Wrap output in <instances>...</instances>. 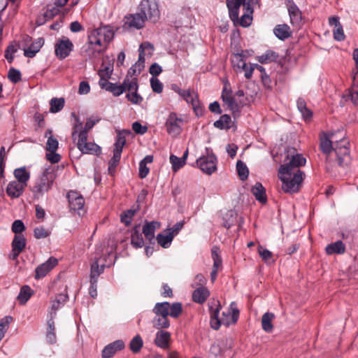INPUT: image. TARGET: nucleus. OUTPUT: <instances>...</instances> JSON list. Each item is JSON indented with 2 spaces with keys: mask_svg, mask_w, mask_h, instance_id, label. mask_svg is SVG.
I'll return each instance as SVG.
<instances>
[{
  "mask_svg": "<svg viewBox=\"0 0 358 358\" xmlns=\"http://www.w3.org/2000/svg\"><path fill=\"white\" fill-rule=\"evenodd\" d=\"M139 9L145 20L156 22L159 18V5L155 0H143Z\"/></svg>",
  "mask_w": 358,
  "mask_h": 358,
  "instance_id": "nucleus-8",
  "label": "nucleus"
},
{
  "mask_svg": "<svg viewBox=\"0 0 358 358\" xmlns=\"http://www.w3.org/2000/svg\"><path fill=\"white\" fill-rule=\"evenodd\" d=\"M234 55L236 59H238V67L241 68L245 73L250 67L247 65L244 60L246 57V55L243 53V50L241 52L234 53Z\"/></svg>",
  "mask_w": 358,
  "mask_h": 358,
  "instance_id": "nucleus-57",
  "label": "nucleus"
},
{
  "mask_svg": "<svg viewBox=\"0 0 358 358\" xmlns=\"http://www.w3.org/2000/svg\"><path fill=\"white\" fill-rule=\"evenodd\" d=\"M139 205L133 206L131 208L123 211L120 215V221L124 223L125 226L128 227L131 223L132 217L139 210Z\"/></svg>",
  "mask_w": 358,
  "mask_h": 358,
  "instance_id": "nucleus-28",
  "label": "nucleus"
},
{
  "mask_svg": "<svg viewBox=\"0 0 358 358\" xmlns=\"http://www.w3.org/2000/svg\"><path fill=\"white\" fill-rule=\"evenodd\" d=\"M143 345V341L139 334L135 336L129 343V349L134 354L138 353Z\"/></svg>",
  "mask_w": 358,
  "mask_h": 358,
  "instance_id": "nucleus-42",
  "label": "nucleus"
},
{
  "mask_svg": "<svg viewBox=\"0 0 358 358\" xmlns=\"http://www.w3.org/2000/svg\"><path fill=\"white\" fill-rule=\"evenodd\" d=\"M145 20L141 13L129 15L124 17V26L140 29L144 27Z\"/></svg>",
  "mask_w": 358,
  "mask_h": 358,
  "instance_id": "nucleus-14",
  "label": "nucleus"
},
{
  "mask_svg": "<svg viewBox=\"0 0 358 358\" xmlns=\"http://www.w3.org/2000/svg\"><path fill=\"white\" fill-rule=\"evenodd\" d=\"M99 122V120H92V118L87 119L85 127L80 131L78 136H82V139L85 138V136H88V132L94 127V126Z\"/></svg>",
  "mask_w": 358,
  "mask_h": 358,
  "instance_id": "nucleus-47",
  "label": "nucleus"
},
{
  "mask_svg": "<svg viewBox=\"0 0 358 358\" xmlns=\"http://www.w3.org/2000/svg\"><path fill=\"white\" fill-rule=\"evenodd\" d=\"M279 55L275 51L271 50H268L264 54L257 56L256 59L261 64H268L272 62H275Z\"/></svg>",
  "mask_w": 358,
  "mask_h": 358,
  "instance_id": "nucleus-33",
  "label": "nucleus"
},
{
  "mask_svg": "<svg viewBox=\"0 0 358 358\" xmlns=\"http://www.w3.org/2000/svg\"><path fill=\"white\" fill-rule=\"evenodd\" d=\"M125 347L124 343L122 340H117L114 342L109 343L104 347L101 352V357L103 358H110L117 351L123 350Z\"/></svg>",
  "mask_w": 358,
  "mask_h": 358,
  "instance_id": "nucleus-15",
  "label": "nucleus"
},
{
  "mask_svg": "<svg viewBox=\"0 0 358 358\" xmlns=\"http://www.w3.org/2000/svg\"><path fill=\"white\" fill-rule=\"evenodd\" d=\"M45 154V158L51 164H57L60 162L62 156L57 153L56 151H48Z\"/></svg>",
  "mask_w": 358,
  "mask_h": 358,
  "instance_id": "nucleus-63",
  "label": "nucleus"
},
{
  "mask_svg": "<svg viewBox=\"0 0 358 358\" xmlns=\"http://www.w3.org/2000/svg\"><path fill=\"white\" fill-rule=\"evenodd\" d=\"M44 136L48 138L46 143V150L56 151L59 147V142L57 139L52 136V130L51 129H48L45 131Z\"/></svg>",
  "mask_w": 358,
  "mask_h": 358,
  "instance_id": "nucleus-34",
  "label": "nucleus"
},
{
  "mask_svg": "<svg viewBox=\"0 0 358 358\" xmlns=\"http://www.w3.org/2000/svg\"><path fill=\"white\" fill-rule=\"evenodd\" d=\"M206 155H202L196 160L197 167L203 173L211 175L217 170V159L212 150L206 148Z\"/></svg>",
  "mask_w": 358,
  "mask_h": 358,
  "instance_id": "nucleus-7",
  "label": "nucleus"
},
{
  "mask_svg": "<svg viewBox=\"0 0 358 358\" xmlns=\"http://www.w3.org/2000/svg\"><path fill=\"white\" fill-rule=\"evenodd\" d=\"M296 105L303 118L306 121L310 120L313 113V111L307 107L305 100L303 98H299L296 101Z\"/></svg>",
  "mask_w": 358,
  "mask_h": 358,
  "instance_id": "nucleus-30",
  "label": "nucleus"
},
{
  "mask_svg": "<svg viewBox=\"0 0 358 358\" xmlns=\"http://www.w3.org/2000/svg\"><path fill=\"white\" fill-rule=\"evenodd\" d=\"M71 117L74 118L75 122L73 124V131L71 136L73 141L76 139L80 131L83 128V122L80 121L79 116L75 112L71 113Z\"/></svg>",
  "mask_w": 358,
  "mask_h": 358,
  "instance_id": "nucleus-46",
  "label": "nucleus"
},
{
  "mask_svg": "<svg viewBox=\"0 0 358 358\" xmlns=\"http://www.w3.org/2000/svg\"><path fill=\"white\" fill-rule=\"evenodd\" d=\"M42 46H24V55L26 57L33 58L38 52Z\"/></svg>",
  "mask_w": 358,
  "mask_h": 358,
  "instance_id": "nucleus-58",
  "label": "nucleus"
},
{
  "mask_svg": "<svg viewBox=\"0 0 358 358\" xmlns=\"http://www.w3.org/2000/svg\"><path fill=\"white\" fill-rule=\"evenodd\" d=\"M227 4L234 24L247 27L252 23L254 6L260 7V0H227Z\"/></svg>",
  "mask_w": 358,
  "mask_h": 358,
  "instance_id": "nucleus-1",
  "label": "nucleus"
},
{
  "mask_svg": "<svg viewBox=\"0 0 358 358\" xmlns=\"http://www.w3.org/2000/svg\"><path fill=\"white\" fill-rule=\"evenodd\" d=\"M222 308L220 303L217 301L213 306H209V312L210 315V327L215 330H218L221 324L229 327L231 324H236L238 320L240 311L237 308L236 302L231 303L229 308L227 312H222V317L219 318V313Z\"/></svg>",
  "mask_w": 358,
  "mask_h": 358,
  "instance_id": "nucleus-2",
  "label": "nucleus"
},
{
  "mask_svg": "<svg viewBox=\"0 0 358 358\" xmlns=\"http://www.w3.org/2000/svg\"><path fill=\"white\" fill-rule=\"evenodd\" d=\"M26 243V238L24 237L23 235H15L11 243V246L12 248L18 250V252H22V250L25 248Z\"/></svg>",
  "mask_w": 358,
  "mask_h": 358,
  "instance_id": "nucleus-43",
  "label": "nucleus"
},
{
  "mask_svg": "<svg viewBox=\"0 0 358 358\" xmlns=\"http://www.w3.org/2000/svg\"><path fill=\"white\" fill-rule=\"evenodd\" d=\"M124 134H130L131 131L129 130L126 129H123L122 131H118L116 136L115 143L114 144L115 148L113 149V151L116 152L117 150H118L119 152H122L123 147L126 143L125 136L124 135Z\"/></svg>",
  "mask_w": 358,
  "mask_h": 358,
  "instance_id": "nucleus-35",
  "label": "nucleus"
},
{
  "mask_svg": "<svg viewBox=\"0 0 358 358\" xmlns=\"http://www.w3.org/2000/svg\"><path fill=\"white\" fill-rule=\"evenodd\" d=\"M182 122L183 120L178 117L176 113L171 112L165 122L167 133L174 137L179 136L182 132V127L180 125Z\"/></svg>",
  "mask_w": 358,
  "mask_h": 358,
  "instance_id": "nucleus-11",
  "label": "nucleus"
},
{
  "mask_svg": "<svg viewBox=\"0 0 358 358\" xmlns=\"http://www.w3.org/2000/svg\"><path fill=\"white\" fill-rule=\"evenodd\" d=\"M236 169L238 176L241 180L244 181L248 179L249 170L246 164L241 160H238L236 163Z\"/></svg>",
  "mask_w": 358,
  "mask_h": 358,
  "instance_id": "nucleus-45",
  "label": "nucleus"
},
{
  "mask_svg": "<svg viewBox=\"0 0 358 358\" xmlns=\"http://www.w3.org/2000/svg\"><path fill=\"white\" fill-rule=\"evenodd\" d=\"M170 303L168 301L157 303L152 308V312L156 316H169Z\"/></svg>",
  "mask_w": 358,
  "mask_h": 358,
  "instance_id": "nucleus-29",
  "label": "nucleus"
},
{
  "mask_svg": "<svg viewBox=\"0 0 358 358\" xmlns=\"http://www.w3.org/2000/svg\"><path fill=\"white\" fill-rule=\"evenodd\" d=\"M25 187L26 185H22L17 181H11L7 185L6 193L11 198H18L22 194Z\"/></svg>",
  "mask_w": 358,
  "mask_h": 358,
  "instance_id": "nucleus-19",
  "label": "nucleus"
},
{
  "mask_svg": "<svg viewBox=\"0 0 358 358\" xmlns=\"http://www.w3.org/2000/svg\"><path fill=\"white\" fill-rule=\"evenodd\" d=\"M152 322L153 327L159 330L168 329L170 327V320L169 319V317L155 315Z\"/></svg>",
  "mask_w": 358,
  "mask_h": 358,
  "instance_id": "nucleus-40",
  "label": "nucleus"
},
{
  "mask_svg": "<svg viewBox=\"0 0 358 358\" xmlns=\"http://www.w3.org/2000/svg\"><path fill=\"white\" fill-rule=\"evenodd\" d=\"M349 142L343 138L340 142L336 141L334 143V151L336 156L350 157V148L348 146Z\"/></svg>",
  "mask_w": 358,
  "mask_h": 358,
  "instance_id": "nucleus-24",
  "label": "nucleus"
},
{
  "mask_svg": "<svg viewBox=\"0 0 358 358\" xmlns=\"http://www.w3.org/2000/svg\"><path fill=\"white\" fill-rule=\"evenodd\" d=\"M50 235V232L47 231L43 227H36L34 230V236L37 239L47 238Z\"/></svg>",
  "mask_w": 358,
  "mask_h": 358,
  "instance_id": "nucleus-61",
  "label": "nucleus"
},
{
  "mask_svg": "<svg viewBox=\"0 0 358 358\" xmlns=\"http://www.w3.org/2000/svg\"><path fill=\"white\" fill-rule=\"evenodd\" d=\"M238 214L235 210H229L226 212L222 217L223 227L229 229L236 222Z\"/></svg>",
  "mask_w": 358,
  "mask_h": 358,
  "instance_id": "nucleus-37",
  "label": "nucleus"
},
{
  "mask_svg": "<svg viewBox=\"0 0 358 358\" xmlns=\"http://www.w3.org/2000/svg\"><path fill=\"white\" fill-rule=\"evenodd\" d=\"M70 211L76 212L79 215L85 213L84 210L85 199L83 196L76 190H70L66 194Z\"/></svg>",
  "mask_w": 358,
  "mask_h": 358,
  "instance_id": "nucleus-9",
  "label": "nucleus"
},
{
  "mask_svg": "<svg viewBox=\"0 0 358 358\" xmlns=\"http://www.w3.org/2000/svg\"><path fill=\"white\" fill-rule=\"evenodd\" d=\"M258 252L262 259L265 262H268V260L272 257V252L264 248L262 245H259L258 246Z\"/></svg>",
  "mask_w": 358,
  "mask_h": 358,
  "instance_id": "nucleus-62",
  "label": "nucleus"
},
{
  "mask_svg": "<svg viewBox=\"0 0 358 358\" xmlns=\"http://www.w3.org/2000/svg\"><path fill=\"white\" fill-rule=\"evenodd\" d=\"M14 176L17 179V182L27 186L30 178V173L26 170L25 166H22L15 169Z\"/></svg>",
  "mask_w": 358,
  "mask_h": 358,
  "instance_id": "nucleus-31",
  "label": "nucleus"
},
{
  "mask_svg": "<svg viewBox=\"0 0 358 358\" xmlns=\"http://www.w3.org/2000/svg\"><path fill=\"white\" fill-rule=\"evenodd\" d=\"M128 101H131L133 104H138L143 101V97L138 94L137 91L132 93H128L126 95Z\"/></svg>",
  "mask_w": 358,
  "mask_h": 358,
  "instance_id": "nucleus-64",
  "label": "nucleus"
},
{
  "mask_svg": "<svg viewBox=\"0 0 358 358\" xmlns=\"http://www.w3.org/2000/svg\"><path fill=\"white\" fill-rule=\"evenodd\" d=\"M274 34L278 38L283 40L290 36L291 31L289 27L287 24H283L275 27Z\"/></svg>",
  "mask_w": 358,
  "mask_h": 358,
  "instance_id": "nucleus-41",
  "label": "nucleus"
},
{
  "mask_svg": "<svg viewBox=\"0 0 358 358\" xmlns=\"http://www.w3.org/2000/svg\"><path fill=\"white\" fill-rule=\"evenodd\" d=\"M325 252L329 255L333 254H343L345 252V245L342 241L338 240L334 243L327 245L325 248Z\"/></svg>",
  "mask_w": 358,
  "mask_h": 358,
  "instance_id": "nucleus-26",
  "label": "nucleus"
},
{
  "mask_svg": "<svg viewBox=\"0 0 358 358\" xmlns=\"http://www.w3.org/2000/svg\"><path fill=\"white\" fill-rule=\"evenodd\" d=\"M251 192L255 197L256 200L262 204H265L267 202V196L266 194V189L263 185L257 182L255 185L251 188Z\"/></svg>",
  "mask_w": 358,
  "mask_h": 358,
  "instance_id": "nucleus-20",
  "label": "nucleus"
},
{
  "mask_svg": "<svg viewBox=\"0 0 358 358\" xmlns=\"http://www.w3.org/2000/svg\"><path fill=\"white\" fill-rule=\"evenodd\" d=\"M171 339V334L170 332L164 330H159L156 333L154 343L157 347L166 350L170 348Z\"/></svg>",
  "mask_w": 358,
  "mask_h": 358,
  "instance_id": "nucleus-16",
  "label": "nucleus"
},
{
  "mask_svg": "<svg viewBox=\"0 0 358 358\" xmlns=\"http://www.w3.org/2000/svg\"><path fill=\"white\" fill-rule=\"evenodd\" d=\"M169 316L173 318H178L182 313V304L180 302L170 303Z\"/></svg>",
  "mask_w": 358,
  "mask_h": 358,
  "instance_id": "nucleus-51",
  "label": "nucleus"
},
{
  "mask_svg": "<svg viewBox=\"0 0 358 358\" xmlns=\"http://www.w3.org/2000/svg\"><path fill=\"white\" fill-rule=\"evenodd\" d=\"M173 239V232H169L167 234L164 235L162 233L158 234L156 240L157 243L162 246L163 248H168L170 247L171 242Z\"/></svg>",
  "mask_w": 358,
  "mask_h": 358,
  "instance_id": "nucleus-39",
  "label": "nucleus"
},
{
  "mask_svg": "<svg viewBox=\"0 0 358 358\" xmlns=\"http://www.w3.org/2000/svg\"><path fill=\"white\" fill-rule=\"evenodd\" d=\"M65 101L64 98H56L51 99L50 101L51 113H56L59 112L64 107Z\"/></svg>",
  "mask_w": 358,
  "mask_h": 358,
  "instance_id": "nucleus-44",
  "label": "nucleus"
},
{
  "mask_svg": "<svg viewBox=\"0 0 358 358\" xmlns=\"http://www.w3.org/2000/svg\"><path fill=\"white\" fill-rule=\"evenodd\" d=\"M65 293H60L55 296V299L51 301V313H56L59 308L64 306V303L69 300L67 294V286L64 289Z\"/></svg>",
  "mask_w": 358,
  "mask_h": 358,
  "instance_id": "nucleus-23",
  "label": "nucleus"
},
{
  "mask_svg": "<svg viewBox=\"0 0 358 358\" xmlns=\"http://www.w3.org/2000/svg\"><path fill=\"white\" fill-rule=\"evenodd\" d=\"M140 232V224L135 225L131 230V245L134 248H141L144 245V240Z\"/></svg>",
  "mask_w": 358,
  "mask_h": 358,
  "instance_id": "nucleus-21",
  "label": "nucleus"
},
{
  "mask_svg": "<svg viewBox=\"0 0 358 358\" xmlns=\"http://www.w3.org/2000/svg\"><path fill=\"white\" fill-rule=\"evenodd\" d=\"M25 229L23 222L20 220H15L11 226L12 231L15 233V235H20V234L24 231Z\"/></svg>",
  "mask_w": 358,
  "mask_h": 358,
  "instance_id": "nucleus-60",
  "label": "nucleus"
},
{
  "mask_svg": "<svg viewBox=\"0 0 358 358\" xmlns=\"http://www.w3.org/2000/svg\"><path fill=\"white\" fill-rule=\"evenodd\" d=\"M320 148L327 155L334 150V143L331 140L330 136L324 132H322L320 136Z\"/></svg>",
  "mask_w": 358,
  "mask_h": 358,
  "instance_id": "nucleus-22",
  "label": "nucleus"
},
{
  "mask_svg": "<svg viewBox=\"0 0 358 358\" xmlns=\"http://www.w3.org/2000/svg\"><path fill=\"white\" fill-rule=\"evenodd\" d=\"M170 163L172 164V169L174 172L178 171L181 169L185 162L180 157H178L174 155H171L169 157Z\"/></svg>",
  "mask_w": 358,
  "mask_h": 358,
  "instance_id": "nucleus-53",
  "label": "nucleus"
},
{
  "mask_svg": "<svg viewBox=\"0 0 358 358\" xmlns=\"http://www.w3.org/2000/svg\"><path fill=\"white\" fill-rule=\"evenodd\" d=\"M146 49L154 50V46H139L138 48V59L134 64L138 68V73L139 74L145 68V50Z\"/></svg>",
  "mask_w": 358,
  "mask_h": 358,
  "instance_id": "nucleus-38",
  "label": "nucleus"
},
{
  "mask_svg": "<svg viewBox=\"0 0 358 358\" xmlns=\"http://www.w3.org/2000/svg\"><path fill=\"white\" fill-rule=\"evenodd\" d=\"M210 295L209 290L205 287H199L192 293L193 301L199 304L203 303Z\"/></svg>",
  "mask_w": 358,
  "mask_h": 358,
  "instance_id": "nucleus-25",
  "label": "nucleus"
},
{
  "mask_svg": "<svg viewBox=\"0 0 358 358\" xmlns=\"http://www.w3.org/2000/svg\"><path fill=\"white\" fill-rule=\"evenodd\" d=\"M211 257L213 260V268L210 273V280L212 282H214L217 278L218 268L222 266V264L218 247L215 245L211 248Z\"/></svg>",
  "mask_w": 358,
  "mask_h": 358,
  "instance_id": "nucleus-17",
  "label": "nucleus"
},
{
  "mask_svg": "<svg viewBox=\"0 0 358 358\" xmlns=\"http://www.w3.org/2000/svg\"><path fill=\"white\" fill-rule=\"evenodd\" d=\"M54 172V168L50 166L43 169L35 184L30 187L34 199H38L52 188L54 181L56 179V175Z\"/></svg>",
  "mask_w": 358,
  "mask_h": 358,
  "instance_id": "nucleus-3",
  "label": "nucleus"
},
{
  "mask_svg": "<svg viewBox=\"0 0 358 358\" xmlns=\"http://www.w3.org/2000/svg\"><path fill=\"white\" fill-rule=\"evenodd\" d=\"M231 90L227 91L226 87H224L222 90L221 98L223 102L227 104L228 108L232 112L233 115L235 116L236 113L239 112L238 104L231 96Z\"/></svg>",
  "mask_w": 358,
  "mask_h": 358,
  "instance_id": "nucleus-18",
  "label": "nucleus"
},
{
  "mask_svg": "<svg viewBox=\"0 0 358 358\" xmlns=\"http://www.w3.org/2000/svg\"><path fill=\"white\" fill-rule=\"evenodd\" d=\"M275 315L273 313H265L262 317V327L266 332L270 333L273 329L272 320L274 319Z\"/></svg>",
  "mask_w": 358,
  "mask_h": 358,
  "instance_id": "nucleus-36",
  "label": "nucleus"
},
{
  "mask_svg": "<svg viewBox=\"0 0 358 358\" xmlns=\"http://www.w3.org/2000/svg\"><path fill=\"white\" fill-rule=\"evenodd\" d=\"M115 36V32L110 27L105 26L93 30L88 36L90 45H102L110 43Z\"/></svg>",
  "mask_w": 358,
  "mask_h": 358,
  "instance_id": "nucleus-6",
  "label": "nucleus"
},
{
  "mask_svg": "<svg viewBox=\"0 0 358 358\" xmlns=\"http://www.w3.org/2000/svg\"><path fill=\"white\" fill-rule=\"evenodd\" d=\"M278 174L280 180L282 182V189L285 192L292 194L299 192L305 176L303 171L296 170V172L289 171L287 173Z\"/></svg>",
  "mask_w": 358,
  "mask_h": 358,
  "instance_id": "nucleus-4",
  "label": "nucleus"
},
{
  "mask_svg": "<svg viewBox=\"0 0 358 358\" xmlns=\"http://www.w3.org/2000/svg\"><path fill=\"white\" fill-rule=\"evenodd\" d=\"M286 158L289 161L280 166L278 173H287L289 171L291 173L296 172V170H300L299 167L303 166L306 162V158L301 154L297 153L296 150L294 148L287 151Z\"/></svg>",
  "mask_w": 358,
  "mask_h": 358,
  "instance_id": "nucleus-5",
  "label": "nucleus"
},
{
  "mask_svg": "<svg viewBox=\"0 0 358 358\" xmlns=\"http://www.w3.org/2000/svg\"><path fill=\"white\" fill-rule=\"evenodd\" d=\"M20 46H7L4 52V57L9 64L13 63L15 53L17 52Z\"/></svg>",
  "mask_w": 358,
  "mask_h": 358,
  "instance_id": "nucleus-55",
  "label": "nucleus"
},
{
  "mask_svg": "<svg viewBox=\"0 0 358 358\" xmlns=\"http://www.w3.org/2000/svg\"><path fill=\"white\" fill-rule=\"evenodd\" d=\"M107 85L108 87L105 90L111 92L115 96H119L125 92L124 87L120 86L117 83H110Z\"/></svg>",
  "mask_w": 358,
  "mask_h": 358,
  "instance_id": "nucleus-52",
  "label": "nucleus"
},
{
  "mask_svg": "<svg viewBox=\"0 0 358 358\" xmlns=\"http://www.w3.org/2000/svg\"><path fill=\"white\" fill-rule=\"evenodd\" d=\"M160 226L161 224L158 221H145L143 227L142 233L144 234L146 240L149 242L150 244L155 245V231L156 229H159Z\"/></svg>",
  "mask_w": 358,
  "mask_h": 358,
  "instance_id": "nucleus-12",
  "label": "nucleus"
},
{
  "mask_svg": "<svg viewBox=\"0 0 358 358\" xmlns=\"http://www.w3.org/2000/svg\"><path fill=\"white\" fill-rule=\"evenodd\" d=\"M104 267V265H102L101 267H99L97 261L92 263L90 268V279L98 280V277L103 272Z\"/></svg>",
  "mask_w": 358,
  "mask_h": 358,
  "instance_id": "nucleus-50",
  "label": "nucleus"
},
{
  "mask_svg": "<svg viewBox=\"0 0 358 358\" xmlns=\"http://www.w3.org/2000/svg\"><path fill=\"white\" fill-rule=\"evenodd\" d=\"M150 85L152 91L155 93L160 94L163 91V84L157 78L152 77L150 80Z\"/></svg>",
  "mask_w": 358,
  "mask_h": 358,
  "instance_id": "nucleus-59",
  "label": "nucleus"
},
{
  "mask_svg": "<svg viewBox=\"0 0 358 358\" xmlns=\"http://www.w3.org/2000/svg\"><path fill=\"white\" fill-rule=\"evenodd\" d=\"M288 12L290 17L291 23L296 26H299L302 20L301 13L296 5L290 3L288 5Z\"/></svg>",
  "mask_w": 358,
  "mask_h": 358,
  "instance_id": "nucleus-27",
  "label": "nucleus"
},
{
  "mask_svg": "<svg viewBox=\"0 0 358 358\" xmlns=\"http://www.w3.org/2000/svg\"><path fill=\"white\" fill-rule=\"evenodd\" d=\"M58 264L57 259L50 257L45 262L40 264L36 268L35 278L40 279L45 277Z\"/></svg>",
  "mask_w": 358,
  "mask_h": 358,
  "instance_id": "nucleus-13",
  "label": "nucleus"
},
{
  "mask_svg": "<svg viewBox=\"0 0 358 358\" xmlns=\"http://www.w3.org/2000/svg\"><path fill=\"white\" fill-rule=\"evenodd\" d=\"M13 318L12 316H5L0 321V341L5 336V333L9 327V324L13 322Z\"/></svg>",
  "mask_w": 358,
  "mask_h": 358,
  "instance_id": "nucleus-49",
  "label": "nucleus"
},
{
  "mask_svg": "<svg viewBox=\"0 0 358 358\" xmlns=\"http://www.w3.org/2000/svg\"><path fill=\"white\" fill-rule=\"evenodd\" d=\"M77 148L81 154L99 156L101 154V148L95 143L87 142V136L82 139V136H78Z\"/></svg>",
  "mask_w": 358,
  "mask_h": 358,
  "instance_id": "nucleus-10",
  "label": "nucleus"
},
{
  "mask_svg": "<svg viewBox=\"0 0 358 358\" xmlns=\"http://www.w3.org/2000/svg\"><path fill=\"white\" fill-rule=\"evenodd\" d=\"M8 78L13 83H17L22 80L21 72L13 67H11L8 72Z\"/></svg>",
  "mask_w": 358,
  "mask_h": 358,
  "instance_id": "nucleus-54",
  "label": "nucleus"
},
{
  "mask_svg": "<svg viewBox=\"0 0 358 358\" xmlns=\"http://www.w3.org/2000/svg\"><path fill=\"white\" fill-rule=\"evenodd\" d=\"M255 69H257L261 73V75L266 73V69L264 66L258 64H250L248 71L245 73V78L246 79H250L252 76V73Z\"/></svg>",
  "mask_w": 358,
  "mask_h": 358,
  "instance_id": "nucleus-56",
  "label": "nucleus"
},
{
  "mask_svg": "<svg viewBox=\"0 0 358 358\" xmlns=\"http://www.w3.org/2000/svg\"><path fill=\"white\" fill-rule=\"evenodd\" d=\"M73 46H55V55L59 59H64L73 50Z\"/></svg>",
  "mask_w": 358,
  "mask_h": 358,
  "instance_id": "nucleus-48",
  "label": "nucleus"
},
{
  "mask_svg": "<svg viewBox=\"0 0 358 358\" xmlns=\"http://www.w3.org/2000/svg\"><path fill=\"white\" fill-rule=\"evenodd\" d=\"M34 294V291L29 285H23L20 288V293L17 297L20 303L22 305L25 304L31 296Z\"/></svg>",
  "mask_w": 358,
  "mask_h": 358,
  "instance_id": "nucleus-32",
  "label": "nucleus"
}]
</instances>
